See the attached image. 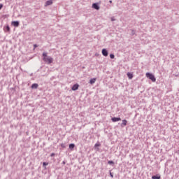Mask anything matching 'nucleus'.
Here are the masks:
<instances>
[{"label":"nucleus","instance_id":"5701e85b","mask_svg":"<svg viewBox=\"0 0 179 179\" xmlns=\"http://www.w3.org/2000/svg\"><path fill=\"white\" fill-rule=\"evenodd\" d=\"M62 148H65V145L61 144Z\"/></svg>","mask_w":179,"mask_h":179},{"label":"nucleus","instance_id":"0eeeda50","mask_svg":"<svg viewBox=\"0 0 179 179\" xmlns=\"http://www.w3.org/2000/svg\"><path fill=\"white\" fill-rule=\"evenodd\" d=\"M112 121H113V122H117L118 121H121V118L120 117H113Z\"/></svg>","mask_w":179,"mask_h":179},{"label":"nucleus","instance_id":"39448f33","mask_svg":"<svg viewBox=\"0 0 179 179\" xmlns=\"http://www.w3.org/2000/svg\"><path fill=\"white\" fill-rule=\"evenodd\" d=\"M78 89H79V85L78 84H75L72 87L71 90L75 91V90H78Z\"/></svg>","mask_w":179,"mask_h":179},{"label":"nucleus","instance_id":"1a4fd4ad","mask_svg":"<svg viewBox=\"0 0 179 179\" xmlns=\"http://www.w3.org/2000/svg\"><path fill=\"white\" fill-rule=\"evenodd\" d=\"M128 123V121H127V120H123L121 124V127H125L127 126V124Z\"/></svg>","mask_w":179,"mask_h":179},{"label":"nucleus","instance_id":"a211bd4d","mask_svg":"<svg viewBox=\"0 0 179 179\" xmlns=\"http://www.w3.org/2000/svg\"><path fill=\"white\" fill-rule=\"evenodd\" d=\"M108 164H114V162L113 161H108Z\"/></svg>","mask_w":179,"mask_h":179},{"label":"nucleus","instance_id":"f03ea898","mask_svg":"<svg viewBox=\"0 0 179 179\" xmlns=\"http://www.w3.org/2000/svg\"><path fill=\"white\" fill-rule=\"evenodd\" d=\"M146 78H148L152 82H156V78H155V76L150 73H146Z\"/></svg>","mask_w":179,"mask_h":179},{"label":"nucleus","instance_id":"f257e3e1","mask_svg":"<svg viewBox=\"0 0 179 179\" xmlns=\"http://www.w3.org/2000/svg\"><path fill=\"white\" fill-rule=\"evenodd\" d=\"M43 60L44 61V62H45L46 64H52V62H54V59H52V57L47 55V53L43 52Z\"/></svg>","mask_w":179,"mask_h":179},{"label":"nucleus","instance_id":"aec40b11","mask_svg":"<svg viewBox=\"0 0 179 179\" xmlns=\"http://www.w3.org/2000/svg\"><path fill=\"white\" fill-rule=\"evenodd\" d=\"M110 177L112 178H114V175H113V173L110 172Z\"/></svg>","mask_w":179,"mask_h":179},{"label":"nucleus","instance_id":"9b49d317","mask_svg":"<svg viewBox=\"0 0 179 179\" xmlns=\"http://www.w3.org/2000/svg\"><path fill=\"white\" fill-rule=\"evenodd\" d=\"M96 78H92V79L90 80V85H93L94 83H96Z\"/></svg>","mask_w":179,"mask_h":179},{"label":"nucleus","instance_id":"a878e982","mask_svg":"<svg viewBox=\"0 0 179 179\" xmlns=\"http://www.w3.org/2000/svg\"><path fill=\"white\" fill-rule=\"evenodd\" d=\"M63 164H65V162H63Z\"/></svg>","mask_w":179,"mask_h":179},{"label":"nucleus","instance_id":"412c9836","mask_svg":"<svg viewBox=\"0 0 179 179\" xmlns=\"http://www.w3.org/2000/svg\"><path fill=\"white\" fill-rule=\"evenodd\" d=\"M2 8H3V4H0V10H1V9H2Z\"/></svg>","mask_w":179,"mask_h":179},{"label":"nucleus","instance_id":"f3484780","mask_svg":"<svg viewBox=\"0 0 179 179\" xmlns=\"http://www.w3.org/2000/svg\"><path fill=\"white\" fill-rule=\"evenodd\" d=\"M99 146H101L100 143H96V144L94 145V148H97V147H99Z\"/></svg>","mask_w":179,"mask_h":179},{"label":"nucleus","instance_id":"393cba45","mask_svg":"<svg viewBox=\"0 0 179 179\" xmlns=\"http://www.w3.org/2000/svg\"><path fill=\"white\" fill-rule=\"evenodd\" d=\"M109 2H110V3H113V1H110Z\"/></svg>","mask_w":179,"mask_h":179},{"label":"nucleus","instance_id":"bb28decb","mask_svg":"<svg viewBox=\"0 0 179 179\" xmlns=\"http://www.w3.org/2000/svg\"><path fill=\"white\" fill-rule=\"evenodd\" d=\"M114 20V19H112V21H113Z\"/></svg>","mask_w":179,"mask_h":179},{"label":"nucleus","instance_id":"423d86ee","mask_svg":"<svg viewBox=\"0 0 179 179\" xmlns=\"http://www.w3.org/2000/svg\"><path fill=\"white\" fill-rule=\"evenodd\" d=\"M92 8H94V9H96V10H99V9H100V7L99 6V5H97V3H93Z\"/></svg>","mask_w":179,"mask_h":179},{"label":"nucleus","instance_id":"b1692460","mask_svg":"<svg viewBox=\"0 0 179 179\" xmlns=\"http://www.w3.org/2000/svg\"><path fill=\"white\" fill-rule=\"evenodd\" d=\"M37 48V45H34V48Z\"/></svg>","mask_w":179,"mask_h":179},{"label":"nucleus","instance_id":"4be33fe9","mask_svg":"<svg viewBox=\"0 0 179 179\" xmlns=\"http://www.w3.org/2000/svg\"><path fill=\"white\" fill-rule=\"evenodd\" d=\"M50 156H51V157H52V156H55V153H52V154L50 155Z\"/></svg>","mask_w":179,"mask_h":179},{"label":"nucleus","instance_id":"ddd939ff","mask_svg":"<svg viewBox=\"0 0 179 179\" xmlns=\"http://www.w3.org/2000/svg\"><path fill=\"white\" fill-rule=\"evenodd\" d=\"M127 76L129 79H132V78H134V74H132L131 73H127Z\"/></svg>","mask_w":179,"mask_h":179},{"label":"nucleus","instance_id":"f8f14e48","mask_svg":"<svg viewBox=\"0 0 179 179\" xmlns=\"http://www.w3.org/2000/svg\"><path fill=\"white\" fill-rule=\"evenodd\" d=\"M37 87H38V84L37 83L32 84L31 89H37Z\"/></svg>","mask_w":179,"mask_h":179},{"label":"nucleus","instance_id":"2eb2a0df","mask_svg":"<svg viewBox=\"0 0 179 179\" xmlns=\"http://www.w3.org/2000/svg\"><path fill=\"white\" fill-rule=\"evenodd\" d=\"M160 178H161V177L159 175L152 176V179H160Z\"/></svg>","mask_w":179,"mask_h":179},{"label":"nucleus","instance_id":"dca6fc26","mask_svg":"<svg viewBox=\"0 0 179 179\" xmlns=\"http://www.w3.org/2000/svg\"><path fill=\"white\" fill-rule=\"evenodd\" d=\"M110 57L111 59H114V58H115V56L113 54H110Z\"/></svg>","mask_w":179,"mask_h":179},{"label":"nucleus","instance_id":"9d476101","mask_svg":"<svg viewBox=\"0 0 179 179\" xmlns=\"http://www.w3.org/2000/svg\"><path fill=\"white\" fill-rule=\"evenodd\" d=\"M49 5H52V0H49L48 1H46L45 6H49Z\"/></svg>","mask_w":179,"mask_h":179},{"label":"nucleus","instance_id":"4468645a","mask_svg":"<svg viewBox=\"0 0 179 179\" xmlns=\"http://www.w3.org/2000/svg\"><path fill=\"white\" fill-rule=\"evenodd\" d=\"M74 148H75V144L71 143L69 145V149H71V150H73Z\"/></svg>","mask_w":179,"mask_h":179},{"label":"nucleus","instance_id":"20e7f679","mask_svg":"<svg viewBox=\"0 0 179 179\" xmlns=\"http://www.w3.org/2000/svg\"><path fill=\"white\" fill-rule=\"evenodd\" d=\"M102 55H103V57H107L108 55V52L106 49L102 50Z\"/></svg>","mask_w":179,"mask_h":179},{"label":"nucleus","instance_id":"7ed1b4c3","mask_svg":"<svg viewBox=\"0 0 179 179\" xmlns=\"http://www.w3.org/2000/svg\"><path fill=\"white\" fill-rule=\"evenodd\" d=\"M12 26H14V27H19V22L18 21H13L11 22Z\"/></svg>","mask_w":179,"mask_h":179},{"label":"nucleus","instance_id":"6e6552de","mask_svg":"<svg viewBox=\"0 0 179 179\" xmlns=\"http://www.w3.org/2000/svg\"><path fill=\"white\" fill-rule=\"evenodd\" d=\"M3 31H8V32L10 31V27H9V25H7V26L4 27H3Z\"/></svg>","mask_w":179,"mask_h":179},{"label":"nucleus","instance_id":"6ab92c4d","mask_svg":"<svg viewBox=\"0 0 179 179\" xmlns=\"http://www.w3.org/2000/svg\"><path fill=\"white\" fill-rule=\"evenodd\" d=\"M43 166H48V162H43Z\"/></svg>","mask_w":179,"mask_h":179}]
</instances>
